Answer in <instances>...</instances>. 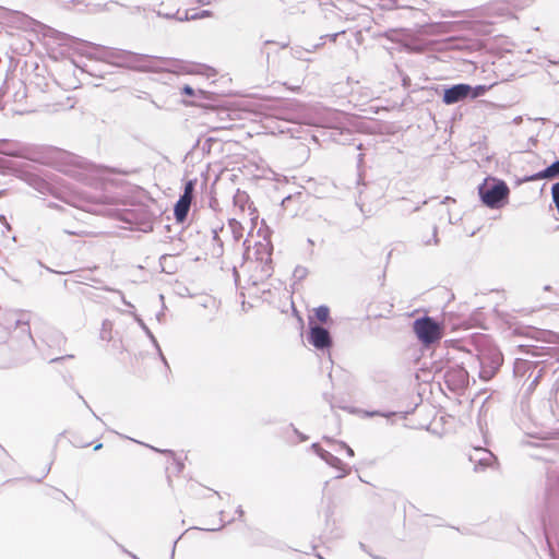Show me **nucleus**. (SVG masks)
<instances>
[{"mask_svg":"<svg viewBox=\"0 0 559 559\" xmlns=\"http://www.w3.org/2000/svg\"><path fill=\"white\" fill-rule=\"evenodd\" d=\"M308 341L319 350L329 349L332 346V337L330 332L325 328L318 324H310Z\"/></svg>","mask_w":559,"mask_h":559,"instance_id":"6","label":"nucleus"},{"mask_svg":"<svg viewBox=\"0 0 559 559\" xmlns=\"http://www.w3.org/2000/svg\"><path fill=\"white\" fill-rule=\"evenodd\" d=\"M478 192L484 204L491 209H498L508 198L509 188L504 181L493 179L479 186Z\"/></svg>","mask_w":559,"mask_h":559,"instance_id":"3","label":"nucleus"},{"mask_svg":"<svg viewBox=\"0 0 559 559\" xmlns=\"http://www.w3.org/2000/svg\"><path fill=\"white\" fill-rule=\"evenodd\" d=\"M198 2L202 5H207L211 3V0H198Z\"/></svg>","mask_w":559,"mask_h":559,"instance_id":"30","label":"nucleus"},{"mask_svg":"<svg viewBox=\"0 0 559 559\" xmlns=\"http://www.w3.org/2000/svg\"><path fill=\"white\" fill-rule=\"evenodd\" d=\"M71 205L82 209L84 211H91L90 204L95 202L94 198L84 197V195H73L70 200L67 201Z\"/></svg>","mask_w":559,"mask_h":559,"instance_id":"15","label":"nucleus"},{"mask_svg":"<svg viewBox=\"0 0 559 559\" xmlns=\"http://www.w3.org/2000/svg\"><path fill=\"white\" fill-rule=\"evenodd\" d=\"M471 94V85L465 83L455 84L444 90L442 100L447 105L459 103L468 98Z\"/></svg>","mask_w":559,"mask_h":559,"instance_id":"7","label":"nucleus"},{"mask_svg":"<svg viewBox=\"0 0 559 559\" xmlns=\"http://www.w3.org/2000/svg\"><path fill=\"white\" fill-rule=\"evenodd\" d=\"M413 331L425 346H430L442 338L443 326L433 318L425 316L413 322Z\"/></svg>","mask_w":559,"mask_h":559,"instance_id":"2","label":"nucleus"},{"mask_svg":"<svg viewBox=\"0 0 559 559\" xmlns=\"http://www.w3.org/2000/svg\"><path fill=\"white\" fill-rule=\"evenodd\" d=\"M157 15L165 17V19H175L176 20V12L175 13H169V12L164 13V12L158 11Z\"/></svg>","mask_w":559,"mask_h":559,"instance_id":"26","label":"nucleus"},{"mask_svg":"<svg viewBox=\"0 0 559 559\" xmlns=\"http://www.w3.org/2000/svg\"><path fill=\"white\" fill-rule=\"evenodd\" d=\"M138 322H139L140 326L144 330L146 335L150 337V340L153 342V344L156 346V348L158 349L159 355H160L163 361L166 364V359L163 356V354L160 352V348H159V346L157 344V341H156L155 336L153 335V333L151 332V330L145 325V323L141 319H138Z\"/></svg>","mask_w":559,"mask_h":559,"instance_id":"17","label":"nucleus"},{"mask_svg":"<svg viewBox=\"0 0 559 559\" xmlns=\"http://www.w3.org/2000/svg\"><path fill=\"white\" fill-rule=\"evenodd\" d=\"M305 273H306V270L302 267H296V270H295L296 276L302 277L305 275Z\"/></svg>","mask_w":559,"mask_h":559,"instance_id":"28","label":"nucleus"},{"mask_svg":"<svg viewBox=\"0 0 559 559\" xmlns=\"http://www.w3.org/2000/svg\"><path fill=\"white\" fill-rule=\"evenodd\" d=\"M311 448L326 464L340 472L337 478H342L348 474L349 471L347 466L337 456L322 449L318 443H313Z\"/></svg>","mask_w":559,"mask_h":559,"instance_id":"9","label":"nucleus"},{"mask_svg":"<svg viewBox=\"0 0 559 559\" xmlns=\"http://www.w3.org/2000/svg\"><path fill=\"white\" fill-rule=\"evenodd\" d=\"M487 90L488 87L486 85L471 86V94L468 98L475 99L477 97H480L487 92Z\"/></svg>","mask_w":559,"mask_h":559,"instance_id":"19","label":"nucleus"},{"mask_svg":"<svg viewBox=\"0 0 559 559\" xmlns=\"http://www.w3.org/2000/svg\"><path fill=\"white\" fill-rule=\"evenodd\" d=\"M503 361L501 353L497 348L481 349L478 354L479 378L490 380Z\"/></svg>","mask_w":559,"mask_h":559,"instance_id":"4","label":"nucleus"},{"mask_svg":"<svg viewBox=\"0 0 559 559\" xmlns=\"http://www.w3.org/2000/svg\"><path fill=\"white\" fill-rule=\"evenodd\" d=\"M533 344L524 345L527 353L535 357L559 356V335L549 330H535L532 332Z\"/></svg>","mask_w":559,"mask_h":559,"instance_id":"1","label":"nucleus"},{"mask_svg":"<svg viewBox=\"0 0 559 559\" xmlns=\"http://www.w3.org/2000/svg\"><path fill=\"white\" fill-rule=\"evenodd\" d=\"M100 448H102V443L97 444L94 449H95V450H98V449H100Z\"/></svg>","mask_w":559,"mask_h":559,"instance_id":"35","label":"nucleus"},{"mask_svg":"<svg viewBox=\"0 0 559 559\" xmlns=\"http://www.w3.org/2000/svg\"><path fill=\"white\" fill-rule=\"evenodd\" d=\"M558 62L554 61V60H548V64H547V73L549 75V78L555 82V83H559V74H556V71H552L551 70V67L556 66Z\"/></svg>","mask_w":559,"mask_h":559,"instance_id":"22","label":"nucleus"},{"mask_svg":"<svg viewBox=\"0 0 559 559\" xmlns=\"http://www.w3.org/2000/svg\"><path fill=\"white\" fill-rule=\"evenodd\" d=\"M345 32L344 31H341V32H337V33H334V34H330V35H325V36H321V40H323L324 38H329L331 41H336L337 37L341 35V34H344Z\"/></svg>","mask_w":559,"mask_h":559,"instance_id":"24","label":"nucleus"},{"mask_svg":"<svg viewBox=\"0 0 559 559\" xmlns=\"http://www.w3.org/2000/svg\"><path fill=\"white\" fill-rule=\"evenodd\" d=\"M324 440L329 443H334V444H337L340 448L344 449L346 451V454L349 456V457H353L354 456V450L347 445L345 442L343 441H335L331 438H328V437H324Z\"/></svg>","mask_w":559,"mask_h":559,"instance_id":"21","label":"nucleus"},{"mask_svg":"<svg viewBox=\"0 0 559 559\" xmlns=\"http://www.w3.org/2000/svg\"><path fill=\"white\" fill-rule=\"evenodd\" d=\"M432 238H433V243L437 245L438 243V238H437V228L436 227L433 228V236H432Z\"/></svg>","mask_w":559,"mask_h":559,"instance_id":"29","label":"nucleus"},{"mask_svg":"<svg viewBox=\"0 0 559 559\" xmlns=\"http://www.w3.org/2000/svg\"><path fill=\"white\" fill-rule=\"evenodd\" d=\"M378 414H379L378 412L368 413L369 416H374V415H378Z\"/></svg>","mask_w":559,"mask_h":559,"instance_id":"34","label":"nucleus"},{"mask_svg":"<svg viewBox=\"0 0 559 559\" xmlns=\"http://www.w3.org/2000/svg\"><path fill=\"white\" fill-rule=\"evenodd\" d=\"M195 180H188L185 185L183 193L180 197L192 201Z\"/></svg>","mask_w":559,"mask_h":559,"instance_id":"18","label":"nucleus"},{"mask_svg":"<svg viewBox=\"0 0 559 559\" xmlns=\"http://www.w3.org/2000/svg\"><path fill=\"white\" fill-rule=\"evenodd\" d=\"M320 559H324L323 557H320Z\"/></svg>","mask_w":559,"mask_h":559,"instance_id":"38","label":"nucleus"},{"mask_svg":"<svg viewBox=\"0 0 559 559\" xmlns=\"http://www.w3.org/2000/svg\"><path fill=\"white\" fill-rule=\"evenodd\" d=\"M444 382L451 391H460L468 385V372L461 366H452L444 372Z\"/></svg>","mask_w":559,"mask_h":559,"instance_id":"5","label":"nucleus"},{"mask_svg":"<svg viewBox=\"0 0 559 559\" xmlns=\"http://www.w3.org/2000/svg\"><path fill=\"white\" fill-rule=\"evenodd\" d=\"M237 512L239 513V515H240V516L243 514V511H242L241 507H239V508L237 509Z\"/></svg>","mask_w":559,"mask_h":559,"instance_id":"33","label":"nucleus"},{"mask_svg":"<svg viewBox=\"0 0 559 559\" xmlns=\"http://www.w3.org/2000/svg\"><path fill=\"white\" fill-rule=\"evenodd\" d=\"M182 93L188 95V96H194V90L191 86H189V85H185L182 87Z\"/></svg>","mask_w":559,"mask_h":559,"instance_id":"25","label":"nucleus"},{"mask_svg":"<svg viewBox=\"0 0 559 559\" xmlns=\"http://www.w3.org/2000/svg\"><path fill=\"white\" fill-rule=\"evenodd\" d=\"M199 12H200L201 19L210 17L213 14L212 11H210V10H202V11H199Z\"/></svg>","mask_w":559,"mask_h":559,"instance_id":"27","label":"nucleus"},{"mask_svg":"<svg viewBox=\"0 0 559 559\" xmlns=\"http://www.w3.org/2000/svg\"><path fill=\"white\" fill-rule=\"evenodd\" d=\"M153 57L148 55H136L133 52H123V63L141 71L151 70Z\"/></svg>","mask_w":559,"mask_h":559,"instance_id":"10","label":"nucleus"},{"mask_svg":"<svg viewBox=\"0 0 559 559\" xmlns=\"http://www.w3.org/2000/svg\"><path fill=\"white\" fill-rule=\"evenodd\" d=\"M191 202V200L180 197L177 203L175 204L174 214L178 223H182L186 221L188 212L190 210Z\"/></svg>","mask_w":559,"mask_h":559,"instance_id":"14","label":"nucleus"},{"mask_svg":"<svg viewBox=\"0 0 559 559\" xmlns=\"http://www.w3.org/2000/svg\"><path fill=\"white\" fill-rule=\"evenodd\" d=\"M469 461L474 463V469L477 472L492 466L497 459L489 450L475 448L469 454Z\"/></svg>","mask_w":559,"mask_h":559,"instance_id":"8","label":"nucleus"},{"mask_svg":"<svg viewBox=\"0 0 559 559\" xmlns=\"http://www.w3.org/2000/svg\"><path fill=\"white\" fill-rule=\"evenodd\" d=\"M309 245H313V241L311 239H308Z\"/></svg>","mask_w":559,"mask_h":559,"instance_id":"36","label":"nucleus"},{"mask_svg":"<svg viewBox=\"0 0 559 559\" xmlns=\"http://www.w3.org/2000/svg\"><path fill=\"white\" fill-rule=\"evenodd\" d=\"M28 148L16 141L0 140V154L14 156V157H26Z\"/></svg>","mask_w":559,"mask_h":559,"instance_id":"12","label":"nucleus"},{"mask_svg":"<svg viewBox=\"0 0 559 559\" xmlns=\"http://www.w3.org/2000/svg\"><path fill=\"white\" fill-rule=\"evenodd\" d=\"M76 165L78 169L73 170L72 175L86 183H91L92 179L99 173L98 167L85 160L78 159Z\"/></svg>","mask_w":559,"mask_h":559,"instance_id":"11","label":"nucleus"},{"mask_svg":"<svg viewBox=\"0 0 559 559\" xmlns=\"http://www.w3.org/2000/svg\"><path fill=\"white\" fill-rule=\"evenodd\" d=\"M122 300H123V304L127 305L128 307H133L129 301H127L123 297H122Z\"/></svg>","mask_w":559,"mask_h":559,"instance_id":"31","label":"nucleus"},{"mask_svg":"<svg viewBox=\"0 0 559 559\" xmlns=\"http://www.w3.org/2000/svg\"><path fill=\"white\" fill-rule=\"evenodd\" d=\"M359 546H360V548H361L364 551L368 552V551H367V549H366L365 544L360 543V544H359Z\"/></svg>","mask_w":559,"mask_h":559,"instance_id":"32","label":"nucleus"},{"mask_svg":"<svg viewBox=\"0 0 559 559\" xmlns=\"http://www.w3.org/2000/svg\"><path fill=\"white\" fill-rule=\"evenodd\" d=\"M551 197H552V202L555 203V206L559 213V182H556L552 185Z\"/></svg>","mask_w":559,"mask_h":559,"instance_id":"23","label":"nucleus"},{"mask_svg":"<svg viewBox=\"0 0 559 559\" xmlns=\"http://www.w3.org/2000/svg\"><path fill=\"white\" fill-rule=\"evenodd\" d=\"M330 310L326 306L316 308V317L320 322H325L329 318Z\"/></svg>","mask_w":559,"mask_h":559,"instance_id":"20","label":"nucleus"},{"mask_svg":"<svg viewBox=\"0 0 559 559\" xmlns=\"http://www.w3.org/2000/svg\"><path fill=\"white\" fill-rule=\"evenodd\" d=\"M320 559H324L323 557H320Z\"/></svg>","mask_w":559,"mask_h":559,"instance_id":"37","label":"nucleus"},{"mask_svg":"<svg viewBox=\"0 0 559 559\" xmlns=\"http://www.w3.org/2000/svg\"><path fill=\"white\" fill-rule=\"evenodd\" d=\"M200 19V12L195 10H185L183 12L180 10L176 11V20L179 22L194 21Z\"/></svg>","mask_w":559,"mask_h":559,"instance_id":"16","label":"nucleus"},{"mask_svg":"<svg viewBox=\"0 0 559 559\" xmlns=\"http://www.w3.org/2000/svg\"><path fill=\"white\" fill-rule=\"evenodd\" d=\"M557 357H558V359H559V355H558Z\"/></svg>","mask_w":559,"mask_h":559,"instance_id":"39","label":"nucleus"},{"mask_svg":"<svg viewBox=\"0 0 559 559\" xmlns=\"http://www.w3.org/2000/svg\"><path fill=\"white\" fill-rule=\"evenodd\" d=\"M559 177V159L554 162L551 165L546 167L544 170L538 171L532 176H530L526 180L527 181H536L540 179H551Z\"/></svg>","mask_w":559,"mask_h":559,"instance_id":"13","label":"nucleus"}]
</instances>
